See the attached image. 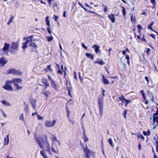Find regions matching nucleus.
Segmentation results:
<instances>
[{
	"label": "nucleus",
	"mask_w": 158,
	"mask_h": 158,
	"mask_svg": "<svg viewBox=\"0 0 158 158\" xmlns=\"http://www.w3.org/2000/svg\"><path fill=\"white\" fill-rule=\"evenodd\" d=\"M56 122V120L55 119L53 120L52 121L46 120L45 121V125L47 127H51L55 125Z\"/></svg>",
	"instance_id": "12"
},
{
	"label": "nucleus",
	"mask_w": 158,
	"mask_h": 158,
	"mask_svg": "<svg viewBox=\"0 0 158 158\" xmlns=\"http://www.w3.org/2000/svg\"><path fill=\"white\" fill-rule=\"evenodd\" d=\"M51 151L52 152H53L55 153H58V150H56L53 147H52L51 148Z\"/></svg>",
	"instance_id": "49"
},
{
	"label": "nucleus",
	"mask_w": 158,
	"mask_h": 158,
	"mask_svg": "<svg viewBox=\"0 0 158 158\" xmlns=\"http://www.w3.org/2000/svg\"><path fill=\"white\" fill-rule=\"evenodd\" d=\"M102 96H99L98 99V105L99 107V114L100 115V118H102V117L103 115V100L104 97L105 90L102 88Z\"/></svg>",
	"instance_id": "2"
},
{
	"label": "nucleus",
	"mask_w": 158,
	"mask_h": 158,
	"mask_svg": "<svg viewBox=\"0 0 158 158\" xmlns=\"http://www.w3.org/2000/svg\"><path fill=\"white\" fill-rule=\"evenodd\" d=\"M9 134H8L6 137L4 138V143L6 145H7L8 144L9 142Z\"/></svg>",
	"instance_id": "29"
},
{
	"label": "nucleus",
	"mask_w": 158,
	"mask_h": 158,
	"mask_svg": "<svg viewBox=\"0 0 158 158\" xmlns=\"http://www.w3.org/2000/svg\"><path fill=\"white\" fill-rule=\"evenodd\" d=\"M14 17L13 16H11L9 19L8 22L7 23V24L9 25L10 23H12L13 20L14 19Z\"/></svg>",
	"instance_id": "43"
},
{
	"label": "nucleus",
	"mask_w": 158,
	"mask_h": 158,
	"mask_svg": "<svg viewBox=\"0 0 158 158\" xmlns=\"http://www.w3.org/2000/svg\"><path fill=\"white\" fill-rule=\"evenodd\" d=\"M1 102L2 104L6 106H10V104L8 102H7L6 100H2Z\"/></svg>",
	"instance_id": "32"
},
{
	"label": "nucleus",
	"mask_w": 158,
	"mask_h": 158,
	"mask_svg": "<svg viewBox=\"0 0 158 158\" xmlns=\"http://www.w3.org/2000/svg\"><path fill=\"white\" fill-rule=\"evenodd\" d=\"M45 151V150H41L40 151V153L44 158H48Z\"/></svg>",
	"instance_id": "31"
},
{
	"label": "nucleus",
	"mask_w": 158,
	"mask_h": 158,
	"mask_svg": "<svg viewBox=\"0 0 158 158\" xmlns=\"http://www.w3.org/2000/svg\"><path fill=\"white\" fill-rule=\"evenodd\" d=\"M46 38L47 41L48 42H50L53 39V37L52 36H47Z\"/></svg>",
	"instance_id": "42"
},
{
	"label": "nucleus",
	"mask_w": 158,
	"mask_h": 158,
	"mask_svg": "<svg viewBox=\"0 0 158 158\" xmlns=\"http://www.w3.org/2000/svg\"><path fill=\"white\" fill-rule=\"evenodd\" d=\"M33 35H31L30 36L26 38L24 37L23 38V40L26 39V41L25 42L23 43V46L22 47V48L23 49L25 50L28 47L27 44L28 42H30V41H33V40L31 39L32 38H33Z\"/></svg>",
	"instance_id": "8"
},
{
	"label": "nucleus",
	"mask_w": 158,
	"mask_h": 158,
	"mask_svg": "<svg viewBox=\"0 0 158 158\" xmlns=\"http://www.w3.org/2000/svg\"><path fill=\"white\" fill-rule=\"evenodd\" d=\"M13 81H15L13 82L14 86L16 87V90H19L21 89H23L22 86H20L18 85V83H22V80L19 78H13Z\"/></svg>",
	"instance_id": "6"
},
{
	"label": "nucleus",
	"mask_w": 158,
	"mask_h": 158,
	"mask_svg": "<svg viewBox=\"0 0 158 158\" xmlns=\"http://www.w3.org/2000/svg\"><path fill=\"white\" fill-rule=\"evenodd\" d=\"M15 81H13V78L11 80H6L5 81V85L2 87L7 91H13L14 89L12 87L11 85V84L13 83Z\"/></svg>",
	"instance_id": "3"
},
{
	"label": "nucleus",
	"mask_w": 158,
	"mask_h": 158,
	"mask_svg": "<svg viewBox=\"0 0 158 158\" xmlns=\"http://www.w3.org/2000/svg\"><path fill=\"white\" fill-rule=\"evenodd\" d=\"M137 28L138 29V31L139 34H140V33H141V30H143V28L141 26L140 24H138L137 26Z\"/></svg>",
	"instance_id": "34"
},
{
	"label": "nucleus",
	"mask_w": 158,
	"mask_h": 158,
	"mask_svg": "<svg viewBox=\"0 0 158 158\" xmlns=\"http://www.w3.org/2000/svg\"><path fill=\"white\" fill-rule=\"evenodd\" d=\"M102 82L104 85H108L109 84V82L108 79H106L105 76L102 75Z\"/></svg>",
	"instance_id": "20"
},
{
	"label": "nucleus",
	"mask_w": 158,
	"mask_h": 158,
	"mask_svg": "<svg viewBox=\"0 0 158 158\" xmlns=\"http://www.w3.org/2000/svg\"><path fill=\"white\" fill-rule=\"evenodd\" d=\"M122 14H123L124 17L125 18L126 14V8L125 7L123 6H122Z\"/></svg>",
	"instance_id": "39"
},
{
	"label": "nucleus",
	"mask_w": 158,
	"mask_h": 158,
	"mask_svg": "<svg viewBox=\"0 0 158 158\" xmlns=\"http://www.w3.org/2000/svg\"><path fill=\"white\" fill-rule=\"evenodd\" d=\"M79 78L80 81H81L82 82L83 81V79L82 78V77L81 76L80 74V73H79Z\"/></svg>",
	"instance_id": "61"
},
{
	"label": "nucleus",
	"mask_w": 158,
	"mask_h": 158,
	"mask_svg": "<svg viewBox=\"0 0 158 158\" xmlns=\"http://www.w3.org/2000/svg\"><path fill=\"white\" fill-rule=\"evenodd\" d=\"M19 119L20 120H23L24 121V117L23 116V115L22 114H21V115H20L19 118Z\"/></svg>",
	"instance_id": "53"
},
{
	"label": "nucleus",
	"mask_w": 158,
	"mask_h": 158,
	"mask_svg": "<svg viewBox=\"0 0 158 158\" xmlns=\"http://www.w3.org/2000/svg\"><path fill=\"white\" fill-rule=\"evenodd\" d=\"M119 99V100H118V101L119 100L121 101V102L119 104V105L123 106L124 103V102H125V99L124 98V96L123 95H122L121 97H118Z\"/></svg>",
	"instance_id": "18"
},
{
	"label": "nucleus",
	"mask_w": 158,
	"mask_h": 158,
	"mask_svg": "<svg viewBox=\"0 0 158 158\" xmlns=\"http://www.w3.org/2000/svg\"><path fill=\"white\" fill-rule=\"evenodd\" d=\"M140 93L142 94L143 98L144 100L145 101V103L146 104H147L148 103V101L146 100V96L145 94L144 91L143 90H141L140 91Z\"/></svg>",
	"instance_id": "23"
},
{
	"label": "nucleus",
	"mask_w": 158,
	"mask_h": 158,
	"mask_svg": "<svg viewBox=\"0 0 158 158\" xmlns=\"http://www.w3.org/2000/svg\"><path fill=\"white\" fill-rule=\"evenodd\" d=\"M19 43L17 42H13L10 47V51L11 54H15L18 50Z\"/></svg>",
	"instance_id": "5"
},
{
	"label": "nucleus",
	"mask_w": 158,
	"mask_h": 158,
	"mask_svg": "<svg viewBox=\"0 0 158 158\" xmlns=\"http://www.w3.org/2000/svg\"><path fill=\"white\" fill-rule=\"evenodd\" d=\"M145 79L146 81L147 82V84H148L149 82V80L148 78V77H145Z\"/></svg>",
	"instance_id": "59"
},
{
	"label": "nucleus",
	"mask_w": 158,
	"mask_h": 158,
	"mask_svg": "<svg viewBox=\"0 0 158 158\" xmlns=\"http://www.w3.org/2000/svg\"><path fill=\"white\" fill-rule=\"evenodd\" d=\"M38 118L39 120H42L43 119V118L42 117L40 116L39 115H37Z\"/></svg>",
	"instance_id": "60"
},
{
	"label": "nucleus",
	"mask_w": 158,
	"mask_h": 158,
	"mask_svg": "<svg viewBox=\"0 0 158 158\" xmlns=\"http://www.w3.org/2000/svg\"><path fill=\"white\" fill-rule=\"evenodd\" d=\"M10 44H9L5 43L4 44V46L2 48L4 52H6L8 51L10 47Z\"/></svg>",
	"instance_id": "22"
},
{
	"label": "nucleus",
	"mask_w": 158,
	"mask_h": 158,
	"mask_svg": "<svg viewBox=\"0 0 158 158\" xmlns=\"http://www.w3.org/2000/svg\"><path fill=\"white\" fill-rule=\"evenodd\" d=\"M154 24V22L153 21H152L151 23L148 26V28L149 29L152 30L153 28L152 27V26Z\"/></svg>",
	"instance_id": "45"
},
{
	"label": "nucleus",
	"mask_w": 158,
	"mask_h": 158,
	"mask_svg": "<svg viewBox=\"0 0 158 158\" xmlns=\"http://www.w3.org/2000/svg\"><path fill=\"white\" fill-rule=\"evenodd\" d=\"M108 142H109V143H110V145L111 146H112V147H114V145L113 144V142H112V139H111V138H110L108 140Z\"/></svg>",
	"instance_id": "46"
},
{
	"label": "nucleus",
	"mask_w": 158,
	"mask_h": 158,
	"mask_svg": "<svg viewBox=\"0 0 158 158\" xmlns=\"http://www.w3.org/2000/svg\"><path fill=\"white\" fill-rule=\"evenodd\" d=\"M150 52V49L149 48H147V50L146 51V53L148 56H149V53Z\"/></svg>",
	"instance_id": "54"
},
{
	"label": "nucleus",
	"mask_w": 158,
	"mask_h": 158,
	"mask_svg": "<svg viewBox=\"0 0 158 158\" xmlns=\"http://www.w3.org/2000/svg\"><path fill=\"white\" fill-rule=\"evenodd\" d=\"M41 83L44 85V87H48L50 85L48 83V80L46 78H41Z\"/></svg>",
	"instance_id": "15"
},
{
	"label": "nucleus",
	"mask_w": 158,
	"mask_h": 158,
	"mask_svg": "<svg viewBox=\"0 0 158 158\" xmlns=\"http://www.w3.org/2000/svg\"><path fill=\"white\" fill-rule=\"evenodd\" d=\"M156 108L157 109L155 113L153 114V121L154 124H155L152 129H154L156 126H158V107H156Z\"/></svg>",
	"instance_id": "7"
},
{
	"label": "nucleus",
	"mask_w": 158,
	"mask_h": 158,
	"mask_svg": "<svg viewBox=\"0 0 158 158\" xmlns=\"http://www.w3.org/2000/svg\"><path fill=\"white\" fill-rule=\"evenodd\" d=\"M151 2L152 3L153 5V9L155 8L156 5V2L155 0H151Z\"/></svg>",
	"instance_id": "41"
},
{
	"label": "nucleus",
	"mask_w": 158,
	"mask_h": 158,
	"mask_svg": "<svg viewBox=\"0 0 158 158\" xmlns=\"http://www.w3.org/2000/svg\"><path fill=\"white\" fill-rule=\"evenodd\" d=\"M52 141H56V142H58V141L57 139V138L56 136H53L52 138Z\"/></svg>",
	"instance_id": "57"
},
{
	"label": "nucleus",
	"mask_w": 158,
	"mask_h": 158,
	"mask_svg": "<svg viewBox=\"0 0 158 158\" xmlns=\"http://www.w3.org/2000/svg\"><path fill=\"white\" fill-rule=\"evenodd\" d=\"M7 62V61L5 60L3 57H2L0 58V65L1 66H4Z\"/></svg>",
	"instance_id": "17"
},
{
	"label": "nucleus",
	"mask_w": 158,
	"mask_h": 158,
	"mask_svg": "<svg viewBox=\"0 0 158 158\" xmlns=\"http://www.w3.org/2000/svg\"><path fill=\"white\" fill-rule=\"evenodd\" d=\"M51 64H49L48 66L47 69H44V71L48 72V71L52 72V69L51 68Z\"/></svg>",
	"instance_id": "30"
},
{
	"label": "nucleus",
	"mask_w": 158,
	"mask_h": 158,
	"mask_svg": "<svg viewBox=\"0 0 158 158\" xmlns=\"http://www.w3.org/2000/svg\"><path fill=\"white\" fill-rule=\"evenodd\" d=\"M8 74H12L16 75H20L22 74V72L19 70H16L14 68L8 69L7 71Z\"/></svg>",
	"instance_id": "9"
},
{
	"label": "nucleus",
	"mask_w": 158,
	"mask_h": 158,
	"mask_svg": "<svg viewBox=\"0 0 158 158\" xmlns=\"http://www.w3.org/2000/svg\"><path fill=\"white\" fill-rule=\"evenodd\" d=\"M131 102V99H125V106L127 107V105L128 104Z\"/></svg>",
	"instance_id": "37"
},
{
	"label": "nucleus",
	"mask_w": 158,
	"mask_h": 158,
	"mask_svg": "<svg viewBox=\"0 0 158 158\" xmlns=\"http://www.w3.org/2000/svg\"><path fill=\"white\" fill-rule=\"evenodd\" d=\"M137 136L138 139H139V138H140L143 141H144L145 139L144 137L141 134L138 135Z\"/></svg>",
	"instance_id": "47"
},
{
	"label": "nucleus",
	"mask_w": 158,
	"mask_h": 158,
	"mask_svg": "<svg viewBox=\"0 0 158 158\" xmlns=\"http://www.w3.org/2000/svg\"><path fill=\"white\" fill-rule=\"evenodd\" d=\"M49 17L48 16L45 18V21L46 22V24L48 27H50V21L48 19Z\"/></svg>",
	"instance_id": "35"
},
{
	"label": "nucleus",
	"mask_w": 158,
	"mask_h": 158,
	"mask_svg": "<svg viewBox=\"0 0 158 158\" xmlns=\"http://www.w3.org/2000/svg\"><path fill=\"white\" fill-rule=\"evenodd\" d=\"M35 140L40 148L45 149L49 154H51L50 144L46 134H43L39 138L35 136Z\"/></svg>",
	"instance_id": "1"
},
{
	"label": "nucleus",
	"mask_w": 158,
	"mask_h": 158,
	"mask_svg": "<svg viewBox=\"0 0 158 158\" xmlns=\"http://www.w3.org/2000/svg\"><path fill=\"white\" fill-rule=\"evenodd\" d=\"M85 55L89 59L92 60L94 59V54H91L90 53H86Z\"/></svg>",
	"instance_id": "28"
},
{
	"label": "nucleus",
	"mask_w": 158,
	"mask_h": 158,
	"mask_svg": "<svg viewBox=\"0 0 158 158\" xmlns=\"http://www.w3.org/2000/svg\"><path fill=\"white\" fill-rule=\"evenodd\" d=\"M92 48L94 49L95 52L96 54L98 53V52L99 53L101 52V50L99 49L100 48L99 46L95 44L93 46Z\"/></svg>",
	"instance_id": "21"
},
{
	"label": "nucleus",
	"mask_w": 158,
	"mask_h": 158,
	"mask_svg": "<svg viewBox=\"0 0 158 158\" xmlns=\"http://www.w3.org/2000/svg\"><path fill=\"white\" fill-rule=\"evenodd\" d=\"M127 110H125L124 111L123 113V114L124 116V117L125 119H126V118H127L126 115H127Z\"/></svg>",
	"instance_id": "50"
},
{
	"label": "nucleus",
	"mask_w": 158,
	"mask_h": 158,
	"mask_svg": "<svg viewBox=\"0 0 158 158\" xmlns=\"http://www.w3.org/2000/svg\"><path fill=\"white\" fill-rule=\"evenodd\" d=\"M47 30L49 34H51V31L49 27H48L47 28Z\"/></svg>",
	"instance_id": "56"
},
{
	"label": "nucleus",
	"mask_w": 158,
	"mask_h": 158,
	"mask_svg": "<svg viewBox=\"0 0 158 158\" xmlns=\"http://www.w3.org/2000/svg\"><path fill=\"white\" fill-rule=\"evenodd\" d=\"M66 88L68 91V94L70 97L73 98V96L71 94V92L73 90V88L71 86H68L67 83H66Z\"/></svg>",
	"instance_id": "16"
},
{
	"label": "nucleus",
	"mask_w": 158,
	"mask_h": 158,
	"mask_svg": "<svg viewBox=\"0 0 158 158\" xmlns=\"http://www.w3.org/2000/svg\"><path fill=\"white\" fill-rule=\"evenodd\" d=\"M66 112L67 117L68 118H69L70 116V111L69 110L68 106H66Z\"/></svg>",
	"instance_id": "36"
},
{
	"label": "nucleus",
	"mask_w": 158,
	"mask_h": 158,
	"mask_svg": "<svg viewBox=\"0 0 158 158\" xmlns=\"http://www.w3.org/2000/svg\"><path fill=\"white\" fill-rule=\"evenodd\" d=\"M137 38V39H136V40H137V39L140 40L141 41H144L146 43H147V41L145 38L144 35V34H143V37L141 38V37H140V35H138L137 36H136Z\"/></svg>",
	"instance_id": "24"
},
{
	"label": "nucleus",
	"mask_w": 158,
	"mask_h": 158,
	"mask_svg": "<svg viewBox=\"0 0 158 158\" xmlns=\"http://www.w3.org/2000/svg\"><path fill=\"white\" fill-rule=\"evenodd\" d=\"M56 64L58 70L57 71V73L60 75L63 74V72L64 73V76H65L66 75V70L67 68L65 67H64V70L63 69V66L62 64L61 65V68L60 69L59 64L56 63Z\"/></svg>",
	"instance_id": "4"
},
{
	"label": "nucleus",
	"mask_w": 158,
	"mask_h": 158,
	"mask_svg": "<svg viewBox=\"0 0 158 158\" xmlns=\"http://www.w3.org/2000/svg\"><path fill=\"white\" fill-rule=\"evenodd\" d=\"M28 106L26 105V108L24 109V110L26 112H27L28 111Z\"/></svg>",
	"instance_id": "63"
},
{
	"label": "nucleus",
	"mask_w": 158,
	"mask_h": 158,
	"mask_svg": "<svg viewBox=\"0 0 158 158\" xmlns=\"http://www.w3.org/2000/svg\"><path fill=\"white\" fill-rule=\"evenodd\" d=\"M78 4L79 5H80L83 9L85 11H87V9L85 8L82 5V4H81L79 2H78Z\"/></svg>",
	"instance_id": "52"
},
{
	"label": "nucleus",
	"mask_w": 158,
	"mask_h": 158,
	"mask_svg": "<svg viewBox=\"0 0 158 158\" xmlns=\"http://www.w3.org/2000/svg\"><path fill=\"white\" fill-rule=\"evenodd\" d=\"M149 35L154 39H156V35L152 34H149Z\"/></svg>",
	"instance_id": "55"
},
{
	"label": "nucleus",
	"mask_w": 158,
	"mask_h": 158,
	"mask_svg": "<svg viewBox=\"0 0 158 158\" xmlns=\"http://www.w3.org/2000/svg\"><path fill=\"white\" fill-rule=\"evenodd\" d=\"M108 17L111 20L112 23H114L115 22V18L114 15L112 13H111V15H108Z\"/></svg>",
	"instance_id": "25"
},
{
	"label": "nucleus",
	"mask_w": 158,
	"mask_h": 158,
	"mask_svg": "<svg viewBox=\"0 0 158 158\" xmlns=\"http://www.w3.org/2000/svg\"><path fill=\"white\" fill-rule=\"evenodd\" d=\"M124 48H125V50H123L122 52V53L123 55H125L126 56V55H127V54H126V53L127 52L129 53L130 52V51L126 47H124Z\"/></svg>",
	"instance_id": "27"
},
{
	"label": "nucleus",
	"mask_w": 158,
	"mask_h": 158,
	"mask_svg": "<svg viewBox=\"0 0 158 158\" xmlns=\"http://www.w3.org/2000/svg\"><path fill=\"white\" fill-rule=\"evenodd\" d=\"M143 134L144 135L149 136L150 135V130L149 129H148L147 132H145V131H143Z\"/></svg>",
	"instance_id": "38"
},
{
	"label": "nucleus",
	"mask_w": 158,
	"mask_h": 158,
	"mask_svg": "<svg viewBox=\"0 0 158 158\" xmlns=\"http://www.w3.org/2000/svg\"><path fill=\"white\" fill-rule=\"evenodd\" d=\"M28 46L31 48V51L32 52H37V46L36 44L33 42V41L28 42Z\"/></svg>",
	"instance_id": "10"
},
{
	"label": "nucleus",
	"mask_w": 158,
	"mask_h": 158,
	"mask_svg": "<svg viewBox=\"0 0 158 158\" xmlns=\"http://www.w3.org/2000/svg\"><path fill=\"white\" fill-rule=\"evenodd\" d=\"M130 58L128 55H126V59L127 60V64L129 65H130Z\"/></svg>",
	"instance_id": "40"
},
{
	"label": "nucleus",
	"mask_w": 158,
	"mask_h": 158,
	"mask_svg": "<svg viewBox=\"0 0 158 158\" xmlns=\"http://www.w3.org/2000/svg\"><path fill=\"white\" fill-rule=\"evenodd\" d=\"M81 45H82V48H84L85 49H87L88 47L86 46L83 43H81Z\"/></svg>",
	"instance_id": "51"
},
{
	"label": "nucleus",
	"mask_w": 158,
	"mask_h": 158,
	"mask_svg": "<svg viewBox=\"0 0 158 158\" xmlns=\"http://www.w3.org/2000/svg\"><path fill=\"white\" fill-rule=\"evenodd\" d=\"M53 19H54L55 21L57 22L58 23V17L57 15H54L53 18Z\"/></svg>",
	"instance_id": "48"
},
{
	"label": "nucleus",
	"mask_w": 158,
	"mask_h": 158,
	"mask_svg": "<svg viewBox=\"0 0 158 158\" xmlns=\"http://www.w3.org/2000/svg\"><path fill=\"white\" fill-rule=\"evenodd\" d=\"M81 144L83 147L84 149V152L85 154L86 157L87 158H90L89 155L91 152V151L89 149V148L86 146L85 148L83 145L82 143L81 142Z\"/></svg>",
	"instance_id": "11"
},
{
	"label": "nucleus",
	"mask_w": 158,
	"mask_h": 158,
	"mask_svg": "<svg viewBox=\"0 0 158 158\" xmlns=\"http://www.w3.org/2000/svg\"><path fill=\"white\" fill-rule=\"evenodd\" d=\"M83 139H84V142L85 143L86 142H87L89 140V139H88V138L86 136V135L85 134V131L84 130L83 131Z\"/></svg>",
	"instance_id": "26"
},
{
	"label": "nucleus",
	"mask_w": 158,
	"mask_h": 158,
	"mask_svg": "<svg viewBox=\"0 0 158 158\" xmlns=\"http://www.w3.org/2000/svg\"><path fill=\"white\" fill-rule=\"evenodd\" d=\"M135 27L132 29V31H134V36L135 37H136V33L135 32Z\"/></svg>",
	"instance_id": "62"
},
{
	"label": "nucleus",
	"mask_w": 158,
	"mask_h": 158,
	"mask_svg": "<svg viewBox=\"0 0 158 158\" xmlns=\"http://www.w3.org/2000/svg\"><path fill=\"white\" fill-rule=\"evenodd\" d=\"M95 63L99 64L100 65H103L105 64V63L101 60H100L99 61H95Z\"/></svg>",
	"instance_id": "33"
},
{
	"label": "nucleus",
	"mask_w": 158,
	"mask_h": 158,
	"mask_svg": "<svg viewBox=\"0 0 158 158\" xmlns=\"http://www.w3.org/2000/svg\"><path fill=\"white\" fill-rule=\"evenodd\" d=\"M51 85L53 89L56 91H57L59 88V86L58 84H56L53 80H52L50 82Z\"/></svg>",
	"instance_id": "14"
},
{
	"label": "nucleus",
	"mask_w": 158,
	"mask_h": 158,
	"mask_svg": "<svg viewBox=\"0 0 158 158\" xmlns=\"http://www.w3.org/2000/svg\"><path fill=\"white\" fill-rule=\"evenodd\" d=\"M1 111L2 113V114L3 115V116L4 117L6 118V114H5V113H4V112L3 111V110H2L1 109Z\"/></svg>",
	"instance_id": "58"
},
{
	"label": "nucleus",
	"mask_w": 158,
	"mask_h": 158,
	"mask_svg": "<svg viewBox=\"0 0 158 158\" xmlns=\"http://www.w3.org/2000/svg\"><path fill=\"white\" fill-rule=\"evenodd\" d=\"M131 22L133 23H135V16L133 18V15H131Z\"/></svg>",
	"instance_id": "44"
},
{
	"label": "nucleus",
	"mask_w": 158,
	"mask_h": 158,
	"mask_svg": "<svg viewBox=\"0 0 158 158\" xmlns=\"http://www.w3.org/2000/svg\"><path fill=\"white\" fill-rule=\"evenodd\" d=\"M30 101L31 103V105H32L34 109H35L36 107V100L34 98H31L30 99Z\"/></svg>",
	"instance_id": "19"
},
{
	"label": "nucleus",
	"mask_w": 158,
	"mask_h": 158,
	"mask_svg": "<svg viewBox=\"0 0 158 158\" xmlns=\"http://www.w3.org/2000/svg\"><path fill=\"white\" fill-rule=\"evenodd\" d=\"M48 87H44L42 93L48 98L51 94V92L49 89H47Z\"/></svg>",
	"instance_id": "13"
},
{
	"label": "nucleus",
	"mask_w": 158,
	"mask_h": 158,
	"mask_svg": "<svg viewBox=\"0 0 158 158\" xmlns=\"http://www.w3.org/2000/svg\"><path fill=\"white\" fill-rule=\"evenodd\" d=\"M107 6H105L104 9V11L105 12H106L107 11Z\"/></svg>",
	"instance_id": "64"
}]
</instances>
